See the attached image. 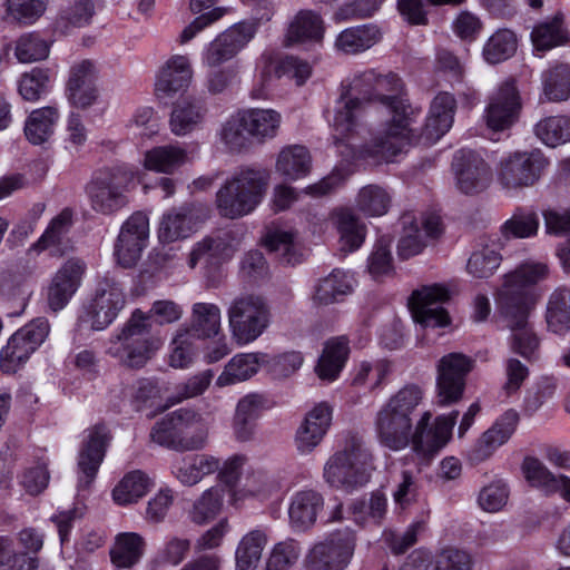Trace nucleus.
I'll list each match as a JSON object with an SVG mask.
<instances>
[{"instance_id": "f257e3e1", "label": "nucleus", "mask_w": 570, "mask_h": 570, "mask_svg": "<svg viewBox=\"0 0 570 570\" xmlns=\"http://www.w3.org/2000/svg\"><path fill=\"white\" fill-rule=\"evenodd\" d=\"M549 276L548 264L525 261L502 276L494 293L497 311L511 330L510 348L529 362L540 357V338L529 323L542 296L537 285Z\"/></svg>"}, {"instance_id": "f03ea898", "label": "nucleus", "mask_w": 570, "mask_h": 570, "mask_svg": "<svg viewBox=\"0 0 570 570\" xmlns=\"http://www.w3.org/2000/svg\"><path fill=\"white\" fill-rule=\"evenodd\" d=\"M364 101L379 102L389 110L391 118L383 129L396 127L404 130L405 125H401L400 121L404 120L406 112L411 114V104L406 98L403 80L393 71L381 73L370 69L355 76L350 89L343 92L337 101L333 119L336 141L352 135Z\"/></svg>"}, {"instance_id": "7ed1b4c3", "label": "nucleus", "mask_w": 570, "mask_h": 570, "mask_svg": "<svg viewBox=\"0 0 570 570\" xmlns=\"http://www.w3.org/2000/svg\"><path fill=\"white\" fill-rule=\"evenodd\" d=\"M456 100L448 91L439 92L432 100L430 114L424 126L417 130L413 127L420 110L411 106V114L404 116V130L383 129L376 134L366 147V153L384 161H392L394 157L412 146L429 147L435 144L452 127Z\"/></svg>"}, {"instance_id": "20e7f679", "label": "nucleus", "mask_w": 570, "mask_h": 570, "mask_svg": "<svg viewBox=\"0 0 570 570\" xmlns=\"http://www.w3.org/2000/svg\"><path fill=\"white\" fill-rule=\"evenodd\" d=\"M183 308L169 299L153 303L148 313L135 309L119 333L110 338L107 354L129 368H141L158 348L150 335V321L160 325L180 320Z\"/></svg>"}, {"instance_id": "39448f33", "label": "nucleus", "mask_w": 570, "mask_h": 570, "mask_svg": "<svg viewBox=\"0 0 570 570\" xmlns=\"http://www.w3.org/2000/svg\"><path fill=\"white\" fill-rule=\"evenodd\" d=\"M424 400V390L407 383L393 393L380 407L374 419L379 443L394 452L410 445L419 407Z\"/></svg>"}, {"instance_id": "423d86ee", "label": "nucleus", "mask_w": 570, "mask_h": 570, "mask_svg": "<svg viewBox=\"0 0 570 570\" xmlns=\"http://www.w3.org/2000/svg\"><path fill=\"white\" fill-rule=\"evenodd\" d=\"M267 185L266 171L253 168L239 170L216 193L220 216L235 219L250 214L261 204Z\"/></svg>"}, {"instance_id": "0eeeda50", "label": "nucleus", "mask_w": 570, "mask_h": 570, "mask_svg": "<svg viewBox=\"0 0 570 570\" xmlns=\"http://www.w3.org/2000/svg\"><path fill=\"white\" fill-rule=\"evenodd\" d=\"M372 470L371 453L361 439L352 436L326 461L323 476L332 488L353 492L370 481Z\"/></svg>"}, {"instance_id": "6e6552de", "label": "nucleus", "mask_w": 570, "mask_h": 570, "mask_svg": "<svg viewBox=\"0 0 570 570\" xmlns=\"http://www.w3.org/2000/svg\"><path fill=\"white\" fill-rule=\"evenodd\" d=\"M204 419L191 409H178L157 421L150 431L153 442L176 451L203 449L207 441Z\"/></svg>"}, {"instance_id": "1a4fd4ad", "label": "nucleus", "mask_w": 570, "mask_h": 570, "mask_svg": "<svg viewBox=\"0 0 570 570\" xmlns=\"http://www.w3.org/2000/svg\"><path fill=\"white\" fill-rule=\"evenodd\" d=\"M125 294L118 281L106 275L97 284L95 296L83 306L77 320L80 331H102L125 306Z\"/></svg>"}, {"instance_id": "9d476101", "label": "nucleus", "mask_w": 570, "mask_h": 570, "mask_svg": "<svg viewBox=\"0 0 570 570\" xmlns=\"http://www.w3.org/2000/svg\"><path fill=\"white\" fill-rule=\"evenodd\" d=\"M227 315L232 335L240 345L257 340L271 323L269 306L263 297L255 295L236 297Z\"/></svg>"}, {"instance_id": "9b49d317", "label": "nucleus", "mask_w": 570, "mask_h": 570, "mask_svg": "<svg viewBox=\"0 0 570 570\" xmlns=\"http://www.w3.org/2000/svg\"><path fill=\"white\" fill-rule=\"evenodd\" d=\"M132 180V171L122 167L100 173L87 185L91 208L98 214L110 216L126 207Z\"/></svg>"}, {"instance_id": "f8f14e48", "label": "nucleus", "mask_w": 570, "mask_h": 570, "mask_svg": "<svg viewBox=\"0 0 570 570\" xmlns=\"http://www.w3.org/2000/svg\"><path fill=\"white\" fill-rule=\"evenodd\" d=\"M549 164L540 149L511 153L499 163L498 181L509 191L533 187L542 178Z\"/></svg>"}, {"instance_id": "ddd939ff", "label": "nucleus", "mask_w": 570, "mask_h": 570, "mask_svg": "<svg viewBox=\"0 0 570 570\" xmlns=\"http://www.w3.org/2000/svg\"><path fill=\"white\" fill-rule=\"evenodd\" d=\"M50 332L47 318L37 317L13 333L0 351V370L14 374L45 342Z\"/></svg>"}, {"instance_id": "4468645a", "label": "nucleus", "mask_w": 570, "mask_h": 570, "mask_svg": "<svg viewBox=\"0 0 570 570\" xmlns=\"http://www.w3.org/2000/svg\"><path fill=\"white\" fill-rule=\"evenodd\" d=\"M458 416L459 411H452L448 415L438 416L434 424H431L432 414L424 411L412 429L410 445L413 452L423 459L434 456L449 442Z\"/></svg>"}, {"instance_id": "2eb2a0df", "label": "nucleus", "mask_w": 570, "mask_h": 570, "mask_svg": "<svg viewBox=\"0 0 570 570\" xmlns=\"http://www.w3.org/2000/svg\"><path fill=\"white\" fill-rule=\"evenodd\" d=\"M473 360L462 353H449L438 364L436 397L441 406L458 403L464 393Z\"/></svg>"}, {"instance_id": "dca6fc26", "label": "nucleus", "mask_w": 570, "mask_h": 570, "mask_svg": "<svg viewBox=\"0 0 570 570\" xmlns=\"http://www.w3.org/2000/svg\"><path fill=\"white\" fill-rule=\"evenodd\" d=\"M258 23L237 22L210 41L203 52V63L209 68L218 67L236 57L255 37Z\"/></svg>"}, {"instance_id": "f3484780", "label": "nucleus", "mask_w": 570, "mask_h": 570, "mask_svg": "<svg viewBox=\"0 0 570 570\" xmlns=\"http://www.w3.org/2000/svg\"><path fill=\"white\" fill-rule=\"evenodd\" d=\"M355 548V537L351 531L331 533L316 543L306 557L308 570H343L350 563Z\"/></svg>"}, {"instance_id": "a211bd4d", "label": "nucleus", "mask_w": 570, "mask_h": 570, "mask_svg": "<svg viewBox=\"0 0 570 570\" xmlns=\"http://www.w3.org/2000/svg\"><path fill=\"white\" fill-rule=\"evenodd\" d=\"M450 293L441 284L424 285L411 294L409 307L416 323L424 327H444L450 323V316L442 306L449 301Z\"/></svg>"}, {"instance_id": "6ab92c4d", "label": "nucleus", "mask_w": 570, "mask_h": 570, "mask_svg": "<svg viewBox=\"0 0 570 570\" xmlns=\"http://www.w3.org/2000/svg\"><path fill=\"white\" fill-rule=\"evenodd\" d=\"M87 433L78 455V488L81 490L88 489L96 479L111 440L110 431L104 422L96 423Z\"/></svg>"}, {"instance_id": "aec40b11", "label": "nucleus", "mask_w": 570, "mask_h": 570, "mask_svg": "<svg viewBox=\"0 0 570 570\" xmlns=\"http://www.w3.org/2000/svg\"><path fill=\"white\" fill-rule=\"evenodd\" d=\"M149 234L148 217L136 212L122 224L115 244V256L122 267L129 268L137 264L147 245Z\"/></svg>"}, {"instance_id": "412c9836", "label": "nucleus", "mask_w": 570, "mask_h": 570, "mask_svg": "<svg viewBox=\"0 0 570 570\" xmlns=\"http://www.w3.org/2000/svg\"><path fill=\"white\" fill-rule=\"evenodd\" d=\"M401 220L403 235L397 244V254L402 259L419 255L426 246V238H436L442 233L441 217L435 213L423 215L420 224L412 214H404Z\"/></svg>"}, {"instance_id": "4be33fe9", "label": "nucleus", "mask_w": 570, "mask_h": 570, "mask_svg": "<svg viewBox=\"0 0 570 570\" xmlns=\"http://www.w3.org/2000/svg\"><path fill=\"white\" fill-rule=\"evenodd\" d=\"M452 168L458 188L466 194H478L487 188L491 170L480 153L462 148L454 154Z\"/></svg>"}, {"instance_id": "5701e85b", "label": "nucleus", "mask_w": 570, "mask_h": 570, "mask_svg": "<svg viewBox=\"0 0 570 570\" xmlns=\"http://www.w3.org/2000/svg\"><path fill=\"white\" fill-rule=\"evenodd\" d=\"M86 269L87 265L81 258L71 257L55 273L46 294L52 312H59L68 305L79 289Z\"/></svg>"}, {"instance_id": "b1692460", "label": "nucleus", "mask_w": 570, "mask_h": 570, "mask_svg": "<svg viewBox=\"0 0 570 570\" xmlns=\"http://www.w3.org/2000/svg\"><path fill=\"white\" fill-rule=\"evenodd\" d=\"M521 109V99L513 80L503 82L491 97L485 109V121L495 131L504 130L517 120Z\"/></svg>"}, {"instance_id": "393cba45", "label": "nucleus", "mask_w": 570, "mask_h": 570, "mask_svg": "<svg viewBox=\"0 0 570 570\" xmlns=\"http://www.w3.org/2000/svg\"><path fill=\"white\" fill-rule=\"evenodd\" d=\"M519 423V414L514 410L505 411L470 449L468 456L471 463L478 464L488 460L495 450L507 443Z\"/></svg>"}, {"instance_id": "a878e982", "label": "nucleus", "mask_w": 570, "mask_h": 570, "mask_svg": "<svg viewBox=\"0 0 570 570\" xmlns=\"http://www.w3.org/2000/svg\"><path fill=\"white\" fill-rule=\"evenodd\" d=\"M332 423V407L327 403L315 405L305 416L295 434L299 454H308L323 441Z\"/></svg>"}, {"instance_id": "bb28decb", "label": "nucleus", "mask_w": 570, "mask_h": 570, "mask_svg": "<svg viewBox=\"0 0 570 570\" xmlns=\"http://www.w3.org/2000/svg\"><path fill=\"white\" fill-rule=\"evenodd\" d=\"M97 68L91 60H82L70 68L67 96L75 107L86 109L98 98Z\"/></svg>"}, {"instance_id": "cd10ccee", "label": "nucleus", "mask_w": 570, "mask_h": 570, "mask_svg": "<svg viewBox=\"0 0 570 570\" xmlns=\"http://www.w3.org/2000/svg\"><path fill=\"white\" fill-rule=\"evenodd\" d=\"M324 509V497L314 489H305L295 492L288 505L289 525L295 531L311 529Z\"/></svg>"}, {"instance_id": "c85d7f7f", "label": "nucleus", "mask_w": 570, "mask_h": 570, "mask_svg": "<svg viewBox=\"0 0 570 570\" xmlns=\"http://www.w3.org/2000/svg\"><path fill=\"white\" fill-rule=\"evenodd\" d=\"M239 238L234 230L224 232L217 237H205L198 242L189 256V266L194 268L199 262L217 264L228 259L239 247Z\"/></svg>"}, {"instance_id": "c756f323", "label": "nucleus", "mask_w": 570, "mask_h": 570, "mask_svg": "<svg viewBox=\"0 0 570 570\" xmlns=\"http://www.w3.org/2000/svg\"><path fill=\"white\" fill-rule=\"evenodd\" d=\"M193 77L189 60L185 56H174L161 68L157 76L155 90L158 97H169L185 90Z\"/></svg>"}, {"instance_id": "7c9ffc66", "label": "nucleus", "mask_w": 570, "mask_h": 570, "mask_svg": "<svg viewBox=\"0 0 570 570\" xmlns=\"http://www.w3.org/2000/svg\"><path fill=\"white\" fill-rule=\"evenodd\" d=\"M382 32L376 24L366 23L346 28L338 33L335 40L337 50L347 55L364 52L380 42Z\"/></svg>"}, {"instance_id": "2f4dec72", "label": "nucleus", "mask_w": 570, "mask_h": 570, "mask_svg": "<svg viewBox=\"0 0 570 570\" xmlns=\"http://www.w3.org/2000/svg\"><path fill=\"white\" fill-rule=\"evenodd\" d=\"M548 330L563 335L570 331V288L566 285L556 287L548 296L546 305Z\"/></svg>"}, {"instance_id": "473e14b6", "label": "nucleus", "mask_w": 570, "mask_h": 570, "mask_svg": "<svg viewBox=\"0 0 570 570\" xmlns=\"http://www.w3.org/2000/svg\"><path fill=\"white\" fill-rule=\"evenodd\" d=\"M243 122L248 136L258 142L276 136L281 125V114L274 109L249 108L242 110Z\"/></svg>"}, {"instance_id": "72a5a7b5", "label": "nucleus", "mask_w": 570, "mask_h": 570, "mask_svg": "<svg viewBox=\"0 0 570 570\" xmlns=\"http://www.w3.org/2000/svg\"><path fill=\"white\" fill-rule=\"evenodd\" d=\"M73 224V212L70 208H63L49 223L41 237L33 244L38 252L51 250V255H62L65 253L63 244L70 228Z\"/></svg>"}, {"instance_id": "f704fd0d", "label": "nucleus", "mask_w": 570, "mask_h": 570, "mask_svg": "<svg viewBox=\"0 0 570 570\" xmlns=\"http://www.w3.org/2000/svg\"><path fill=\"white\" fill-rule=\"evenodd\" d=\"M348 340L340 336L326 342L315 371L321 380L334 381L348 357Z\"/></svg>"}, {"instance_id": "c9c22d12", "label": "nucleus", "mask_w": 570, "mask_h": 570, "mask_svg": "<svg viewBox=\"0 0 570 570\" xmlns=\"http://www.w3.org/2000/svg\"><path fill=\"white\" fill-rule=\"evenodd\" d=\"M353 276L348 272L334 268L326 277L320 279L313 298L321 305L340 302L353 292Z\"/></svg>"}, {"instance_id": "e433bc0d", "label": "nucleus", "mask_w": 570, "mask_h": 570, "mask_svg": "<svg viewBox=\"0 0 570 570\" xmlns=\"http://www.w3.org/2000/svg\"><path fill=\"white\" fill-rule=\"evenodd\" d=\"M332 218L340 233L342 249L346 252L358 249L365 240V224L350 208L335 209Z\"/></svg>"}, {"instance_id": "4c0bfd02", "label": "nucleus", "mask_w": 570, "mask_h": 570, "mask_svg": "<svg viewBox=\"0 0 570 570\" xmlns=\"http://www.w3.org/2000/svg\"><path fill=\"white\" fill-rule=\"evenodd\" d=\"M194 225L195 222L189 207L173 208L161 217L158 238L164 244L187 238L193 233Z\"/></svg>"}, {"instance_id": "58836bf2", "label": "nucleus", "mask_w": 570, "mask_h": 570, "mask_svg": "<svg viewBox=\"0 0 570 570\" xmlns=\"http://www.w3.org/2000/svg\"><path fill=\"white\" fill-rule=\"evenodd\" d=\"M540 219L537 212L518 206L510 218L500 226V234L505 240L532 238L538 235Z\"/></svg>"}, {"instance_id": "ea45409f", "label": "nucleus", "mask_w": 570, "mask_h": 570, "mask_svg": "<svg viewBox=\"0 0 570 570\" xmlns=\"http://www.w3.org/2000/svg\"><path fill=\"white\" fill-rule=\"evenodd\" d=\"M187 328L196 340L216 336L220 331V308L213 303L193 304L190 324Z\"/></svg>"}, {"instance_id": "a19ab883", "label": "nucleus", "mask_w": 570, "mask_h": 570, "mask_svg": "<svg viewBox=\"0 0 570 570\" xmlns=\"http://www.w3.org/2000/svg\"><path fill=\"white\" fill-rule=\"evenodd\" d=\"M187 160L186 149L177 145H166L146 151L144 166L151 171L173 174L184 166Z\"/></svg>"}, {"instance_id": "79ce46f5", "label": "nucleus", "mask_w": 570, "mask_h": 570, "mask_svg": "<svg viewBox=\"0 0 570 570\" xmlns=\"http://www.w3.org/2000/svg\"><path fill=\"white\" fill-rule=\"evenodd\" d=\"M59 119V111L55 106H47L32 110L24 122V136L32 145L46 142L53 134Z\"/></svg>"}, {"instance_id": "37998d69", "label": "nucleus", "mask_w": 570, "mask_h": 570, "mask_svg": "<svg viewBox=\"0 0 570 570\" xmlns=\"http://www.w3.org/2000/svg\"><path fill=\"white\" fill-rule=\"evenodd\" d=\"M542 92L548 101L561 102L570 98V63L557 62L541 73Z\"/></svg>"}, {"instance_id": "c03bdc74", "label": "nucleus", "mask_w": 570, "mask_h": 570, "mask_svg": "<svg viewBox=\"0 0 570 570\" xmlns=\"http://www.w3.org/2000/svg\"><path fill=\"white\" fill-rule=\"evenodd\" d=\"M502 263L500 247L492 243L481 242L471 253L466 262V272L473 278L484 279L491 277Z\"/></svg>"}, {"instance_id": "a18cd8bd", "label": "nucleus", "mask_w": 570, "mask_h": 570, "mask_svg": "<svg viewBox=\"0 0 570 570\" xmlns=\"http://www.w3.org/2000/svg\"><path fill=\"white\" fill-rule=\"evenodd\" d=\"M296 238V232L273 226L264 236V245L269 252L277 253L283 263L295 265L301 262L302 257Z\"/></svg>"}, {"instance_id": "49530a36", "label": "nucleus", "mask_w": 570, "mask_h": 570, "mask_svg": "<svg viewBox=\"0 0 570 570\" xmlns=\"http://www.w3.org/2000/svg\"><path fill=\"white\" fill-rule=\"evenodd\" d=\"M145 540L135 532H125L116 537V542L110 550L111 562L117 568H132L142 557Z\"/></svg>"}, {"instance_id": "de8ad7c7", "label": "nucleus", "mask_w": 570, "mask_h": 570, "mask_svg": "<svg viewBox=\"0 0 570 570\" xmlns=\"http://www.w3.org/2000/svg\"><path fill=\"white\" fill-rule=\"evenodd\" d=\"M219 469V460L209 454H195L185 458L175 468L176 478L185 485H194L204 476L212 474Z\"/></svg>"}, {"instance_id": "09e8293b", "label": "nucleus", "mask_w": 570, "mask_h": 570, "mask_svg": "<svg viewBox=\"0 0 570 570\" xmlns=\"http://www.w3.org/2000/svg\"><path fill=\"white\" fill-rule=\"evenodd\" d=\"M154 487L151 479L142 471L127 473L112 490V499L119 505L137 502Z\"/></svg>"}, {"instance_id": "8fccbe9b", "label": "nucleus", "mask_w": 570, "mask_h": 570, "mask_svg": "<svg viewBox=\"0 0 570 570\" xmlns=\"http://www.w3.org/2000/svg\"><path fill=\"white\" fill-rule=\"evenodd\" d=\"M323 37V22L318 14L311 10L299 11L288 26L287 45L318 41Z\"/></svg>"}, {"instance_id": "3c124183", "label": "nucleus", "mask_w": 570, "mask_h": 570, "mask_svg": "<svg viewBox=\"0 0 570 570\" xmlns=\"http://www.w3.org/2000/svg\"><path fill=\"white\" fill-rule=\"evenodd\" d=\"M311 155L306 147L294 145L284 148L277 158L276 169L289 179H298L311 170Z\"/></svg>"}, {"instance_id": "603ef678", "label": "nucleus", "mask_w": 570, "mask_h": 570, "mask_svg": "<svg viewBox=\"0 0 570 570\" xmlns=\"http://www.w3.org/2000/svg\"><path fill=\"white\" fill-rule=\"evenodd\" d=\"M263 357L256 353L235 355L225 366L224 372L217 379V385L226 386L243 382L255 375L259 368Z\"/></svg>"}, {"instance_id": "864d4df0", "label": "nucleus", "mask_w": 570, "mask_h": 570, "mask_svg": "<svg viewBox=\"0 0 570 570\" xmlns=\"http://www.w3.org/2000/svg\"><path fill=\"white\" fill-rule=\"evenodd\" d=\"M534 134L548 147H558L570 142V116H549L534 126Z\"/></svg>"}, {"instance_id": "5fc2aeb1", "label": "nucleus", "mask_w": 570, "mask_h": 570, "mask_svg": "<svg viewBox=\"0 0 570 570\" xmlns=\"http://www.w3.org/2000/svg\"><path fill=\"white\" fill-rule=\"evenodd\" d=\"M266 542L267 537L263 530L257 529L247 533L236 550L237 570H255Z\"/></svg>"}, {"instance_id": "6e6d98bb", "label": "nucleus", "mask_w": 570, "mask_h": 570, "mask_svg": "<svg viewBox=\"0 0 570 570\" xmlns=\"http://www.w3.org/2000/svg\"><path fill=\"white\" fill-rule=\"evenodd\" d=\"M517 48L515 33L509 29H499L485 42L482 55L487 62L497 65L510 59Z\"/></svg>"}, {"instance_id": "4d7b16f0", "label": "nucleus", "mask_w": 570, "mask_h": 570, "mask_svg": "<svg viewBox=\"0 0 570 570\" xmlns=\"http://www.w3.org/2000/svg\"><path fill=\"white\" fill-rule=\"evenodd\" d=\"M205 110L199 102L183 100L174 106L170 116L171 131L184 136L193 131L203 120Z\"/></svg>"}, {"instance_id": "13d9d810", "label": "nucleus", "mask_w": 570, "mask_h": 570, "mask_svg": "<svg viewBox=\"0 0 570 570\" xmlns=\"http://www.w3.org/2000/svg\"><path fill=\"white\" fill-rule=\"evenodd\" d=\"M531 39L537 50H549L566 43L568 41V33L563 28L562 17L556 16L552 20L534 27L531 32Z\"/></svg>"}, {"instance_id": "bf43d9fd", "label": "nucleus", "mask_w": 570, "mask_h": 570, "mask_svg": "<svg viewBox=\"0 0 570 570\" xmlns=\"http://www.w3.org/2000/svg\"><path fill=\"white\" fill-rule=\"evenodd\" d=\"M522 470L527 481L546 494L558 492L560 474H553L539 459L527 456L522 463Z\"/></svg>"}, {"instance_id": "052dcab7", "label": "nucleus", "mask_w": 570, "mask_h": 570, "mask_svg": "<svg viewBox=\"0 0 570 570\" xmlns=\"http://www.w3.org/2000/svg\"><path fill=\"white\" fill-rule=\"evenodd\" d=\"M391 203L387 191L377 185L363 187L356 198L357 208L367 216L386 214Z\"/></svg>"}, {"instance_id": "680f3d73", "label": "nucleus", "mask_w": 570, "mask_h": 570, "mask_svg": "<svg viewBox=\"0 0 570 570\" xmlns=\"http://www.w3.org/2000/svg\"><path fill=\"white\" fill-rule=\"evenodd\" d=\"M301 544L292 538L276 543L266 561V570H289L301 556Z\"/></svg>"}, {"instance_id": "e2e57ef3", "label": "nucleus", "mask_w": 570, "mask_h": 570, "mask_svg": "<svg viewBox=\"0 0 570 570\" xmlns=\"http://www.w3.org/2000/svg\"><path fill=\"white\" fill-rule=\"evenodd\" d=\"M14 55L23 63L39 61L48 57L49 43L39 33H24L17 40Z\"/></svg>"}, {"instance_id": "0e129e2a", "label": "nucleus", "mask_w": 570, "mask_h": 570, "mask_svg": "<svg viewBox=\"0 0 570 570\" xmlns=\"http://www.w3.org/2000/svg\"><path fill=\"white\" fill-rule=\"evenodd\" d=\"M195 340L188 328H179L171 341L169 364L176 368L187 367L196 352Z\"/></svg>"}, {"instance_id": "69168bd1", "label": "nucleus", "mask_w": 570, "mask_h": 570, "mask_svg": "<svg viewBox=\"0 0 570 570\" xmlns=\"http://www.w3.org/2000/svg\"><path fill=\"white\" fill-rule=\"evenodd\" d=\"M223 505V495L219 489L210 488L194 503L190 519L197 524H203L214 519Z\"/></svg>"}, {"instance_id": "338daca9", "label": "nucleus", "mask_w": 570, "mask_h": 570, "mask_svg": "<svg viewBox=\"0 0 570 570\" xmlns=\"http://www.w3.org/2000/svg\"><path fill=\"white\" fill-rule=\"evenodd\" d=\"M49 71L46 69L33 68L30 72L21 76L18 90L21 97L28 101L38 100L41 95L49 89Z\"/></svg>"}, {"instance_id": "774afa93", "label": "nucleus", "mask_w": 570, "mask_h": 570, "mask_svg": "<svg viewBox=\"0 0 570 570\" xmlns=\"http://www.w3.org/2000/svg\"><path fill=\"white\" fill-rule=\"evenodd\" d=\"M274 75L281 78L295 80L297 86H302L309 78L312 67L305 60L294 56H286L277 60L273 67Z\"/></svg>"}]
</instances>
